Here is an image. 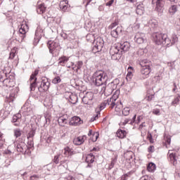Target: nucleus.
Returning <instances> with one entry per match:
<instances>
[{
    "mask_svg": "<svg viewBox=\"0 0 180 180\" xmlns=\"http://www.w3.org/2000/svg\"><path fill=\"white\" fill-rule=\"evenodd\" d=\"M148 139L150 143H153V136H151V134H150V135L148 136Z\"/></svg>",
    "mask_w": 180,
    "mask_h": 180,
    "instance_id": "nucleus-41",
    "label": "nucleus"
},
{
    "mask_svg": "<svg viewBox=\"0 0 180 180\" xmlns=\"http://www.w3.org/2000/svg\"><path fill=\"white\" fill-rule=\"evenodd\" d=\"M153 113L154 115H158L160 113V110H154Z\"/></svg>",
    "mask_w": 180,
    "mask_h": 180,
    "instance_id": "nucleus-42",
    "label": "nucleus"
},
{
    "mask_svg": "<svg viewBox=\"0 0 180 180\" xmlns=\"http://www.w3.org/2000/svg\"><path fill=\"white\" fill-rule=\"evenodd\" d=\"M53 84H60L61 82V78L56 77L52 80Z\"/></svg>",
    "mask_w": 180,
    "mask_h": 180,
    "instance_id": "nucleus-31",
    "label": "nucleus"
},
{
    "mask_svg": "<svg viewBox=\"0 0 180 180\" xmlns=\"http://www.w3.org/2000/svg\"><path fill=\"white\" fill-rule=\"evenodd\" d=\"M122 102H120V104L117 105L115 107V112H117L119 113V112L122 110Z\"/></svg>",
    "mask_w": 180,
    "mask_h": 180,
    "instance_id": "nucleus-33",
    "label": "nucleus"
},
{
    "mask_svg": "<svg viewBox=\"0 0 180 180\" xmlns=\"http://www.w3.org/2000/svg\"><path fill=\"white\" fill-rule=\"evenodd\" d=\"M37 13H39V15H41V13H44L46 11V7L44 4L39 5V8L37 10Z\"/></svg>",
    "mask_w": 180,
    "mask_h": 180,
    "instance_id": "nucleus-21",
    "label": "nucleus"
},
{
    "mask_svg": "<svg viewBox=\"0 0 180 180\" xmlns=\"http://www.w3.org/2000/svg\"><path fill=\"white\" fill-rule=\"evenodd\" d=\"M58 158H59L58 155L55 156L54 162H56V164H58Z\"/></svg>",
    "mask_w": 180,
    "mask_h": 180,
    "instance_id": "nucleus-40",
    "label": "nucleus"
},
{
    "mask_svg": "<svg viewBox=\"0 0 180 180\" xmlns=\"http://www.w3.org/2000/svg\"><path fill=\"white\" fill-rule=\"evenodd\" d=\"M136 13L138 15H143L144 13V7L141 5H139L136 8Z\"/></svg>",
    "mask_w": 180,
    "mask_h": 180,
    "instance_id": "nucleus-22",
    "label": "nucleus"
},
{
    "mask_svg": "<svg viewBox=\"0 0 180 180\" xmlns=\"http://www.w3.org/2000/svg\"><path fill=\"white\" fill-rule=\"evenodd\" d=\"M82 61L78 62V65H79V67L82 66Z\"/></svg>",
    "mask_w": 180,
    "mask_h": 180,
    "instance_id": "nucleus-48",
    "label": "nucleus"
},
{
    "mask_svg": "<svg viewBox=\"0 0 180 180\" xmlns=\"http://www.w3.org/2000/svg\"><path fill=\"white\" fill-rule=\"evenodd\" d=\"M178 12V6L176 5L171 6L169 8V15H175Z\"/></svg>",
    "mask_w": 180,
    "mask_h": 180,
    "instance_id": "nucleus-14",
    "label": "nucleus"
},
{
    "mask_svg": "<svg viewBox=\"0 0 180 180\" xmlns=\"http://www.w3.org/2000/svg\"><path fill=\"white\" fill-rule=\"evenodd\" d=\"M36 75H37V72H35V74L30 77V82H31L30 89H31V91H34V89L36 88V79H37L36 78Z\"/></svg>",
    "mask_w": 180,
    "mask_h": 180,
    "instance_id": "nucleus-9",
    "label": "nucleus"
},
{
    "mask_svg": "<svg viewBox=\"0 0 180 180\" xmlns=\"http://www.w3.org/2000/svg\"><path fill=\"white\" fill-rule=\"evenodd\" d=\"M81 123H82L81 118L77 116L72 117L69 122L70 126H78V124H81Z\"/></svg>",
    "mask_w": 180,
    "mask_h": 180,
    "instance_id": "nucleus-7",
    "label": "nucleus"
},
{
    "mask_svg": "<svg viewBox=\"0 0 180 180\" xmlns=\"http://www.w3.org/2000/svg\"><path fill=\"white\" fill-rule=\"evenodd\" d=\"M111 54H112V57L113 60H119V58H120V55H119L117 52H116L115 54H113V53H111Z\"/></svg>",
    "mask_w": 180,
    "mask_h": 180,
    "instance_id": "nucleus-36",
    "label": "nucleus"
},
{
    "mask_svg": "<svg viewBox=\"0 0 180 180\" xmlns=\"http://www.w3.org/2000/svg\"><path fill=\"white\" fill-rule=\"evenodd\" d=\"M68 61V58L63 56L59 59V64H64Z\"/></svg>",
    "mask_w": 180,
    "mask_h": 180,
    "instance_id": "nucleus-29",
    "label": "nucleus"
},
{
    "mask_svg": "<svg viewBox=\"0 0 180 180\" xmlns=\"http://www.w3.org/2000/svg\"><path fill=\"white\" fill-rule=\"evenodd\" d=\"M169 158L172 161H173V164H176V156L174 153L169 154Z\"/></svg>",
    "mask_w": 180,
    "mask_h": 180,
    "instance_id": "nucleus-27",
    "label": "nucleus"
},
{
    "mask_svg": "<svg viewBox=\"0 0 180 180\" xmlns=\"http://www.w3.org/2000/svg\"><path fill=\"white\" fill-rule=\"evenodd\" d=\"M64 151L65 155H72V154H74V151L72 149L70 148V147L65 148Z\"/></svg>",
    "mask_w": 180,
    "mask_h": 180,
    "instance_id": "nucleus-20",
    "label": "nucleus"
},
{
    "mask_svg": "<svg viewBox=\"0 0 180 180\" xmlns=\"http://www.w3.org/2000/svg\"><path fill=\"white\" fill-rule=\"evenodd\" d=\"M68 95H69V98H70V101L71 102V103L75 104L77 103V102H78V96H77V95L68 92L67 93Z\"/></svg>",
    "mask_w": 180,
    "mask_h": 180,
    "instance_id": "nucleus-11",
    "label": "nucleus"
},
{
    "mask_svg": "<svg viewBox=\"0 0 180 180\" xmlns=\"http://www.w3.org/2000/svg\"><path fill=\"white\" fill-rule=\"evenodd\" d=\"M41 85H44V83H43Z\"/></svg>",
    "mask_w": 180,
    "mask_h": 180,
    "instance_id": "nucleus-54",
    "label": "nucleus"
},
{
    "mask_svg": "<svg viewBox=\"0 0 180 180\" xmlns=\"http://www.w3.org/2000/svg\"><path fill=\"white\" fill-rule=\"evenodd\" d=\"M31 133H32V134H33V131H32Z\"/></svg>",
    "mask_w": 180,
    "mask_h": 180,
    "instance_id": "nucleus-56",
    "label": "nucleus"
},
{
    "mask_svg": "<svg viewBox=\"0 0 180 180\" xmlns=\"http://www.w3.org/2000/svg\"><path fill=\"white\" fill-rule=\"evenodd\" d=\"M98 139H99V133L94 132L91 140L93 141V142H95L96 140H98Z\"/></svg>",
    "mask_w": 180,
    "mask_h": 180,
    "instance_id": "nucleus-25",
    "label": "nucleus"
},
{
    "mask_svg": "<svg viewBox=\"0 0 180 180\" xmlns=\"http://www.w3.org/2000/svg\"><path fill=\"white\" fill-rule=\"evenodd\" d=\"M106 73L102 71H98L94 74V77L96 78L95 82L97 86H100L105 82V78H106Z\"/></svg>",
    "mask_w": 180,
    "mask_h": 180,
    "instance_id": "nucleus-1",
    "label": "nucleus"
},
{
    "mask_svg": "<svg viewBox=\"0 0 180 180\" xmlns=\"http://www.w3.org/2000/svg\"><path fill=\"white\" fill-rule=\"evenodd\" d=\"M17 51H18V48H16V47H14L13 49H11L9 58H11V60H13V58H15V56Z\"/></svg>",
    "mask_w": 180,
    "mask_h": 180,
    "instance_id": "nucleus-23",
    "label": "nucleus"
},
{
    "mask_svg": "<svg viewBox=\"0 0 180 180\" xmlns=\"http://www.w3.org/2000/svg\"><path fill=\"white\" fill-rule=\"evenodd\" d=\"M14 100H15V94H10V96L8 100V102H13Z\"/></svg>",
    "mask_w": 180,
    "mask_h": 180,
    "instance_id": "nucleus-37",
    "label": "nucleus"
},
{
    "mask_svg": "<svg viewBox=\"0 0 180 180\" xmlns=\"http://www.w3.org/2000/svg\"><path fill=\"white\" fill-rule=\"evenodd\" d=\"M25 27H26L27 32V30H29V27H27V24H25Z\"/></svg>",
    "mask_w": 180,
    "mask_h": 180,
    "instance_id": "nucleus-49",
    "label": "nucleus"
},
{
    "mask_svg": "<svg viewBox=\"0 0 180 180\" xmlns=\"http://www.w3.org/2000/svg\"><path fill=\"white\" fill-rule=\"evenodd\" d=\"M24 32H26V30H25V28H24Z\"/></svg>",
    "mask_w": 180,
    "mask_h": 180,
    "instance_id": "nucleus-52",
    "label": "nucleus"
},
{
    "mask_svg": "<svg viewBox=\"0 0 180 180\" xmlns=\"http://www.w3.org/2000/svg\"><path fill=\"white\" fill-rule=\"evenodd\" d=\"M111 36L112 37H115L116 39V37H117L118 34H117V30H113L111 31Z\"/></svg>",
    "mask_w": 180,
    "mask_h": 180,
    "instance_id": "nucleus-35",
    "label": "nucleus"
},
{
    "mask_svg": "<svg viewBox=\"0 0 180 180\" xmlns=\"http://www.w3.org/2000/svg\"><path fill=\"white\" fill-rule=\"evenodd\" d=\"M92 99H94V93L89 92L87 93L86 95L82 98V101L86 105H88V103H91V101H92Z\"/></svg>",
    "mask_w": 180,
    "mask_h": 180,
    "instance_id": "nucleus-8",
    "label": "nucleus"
},
{
    "mask_svg": "<svg viewBox=\"0 0 180 180\" xmlns=\"http://www.w3.org/2000/svg\"><path fill=\"white\" fill-rule=\"evenodd\" d=\"M153 41L155 42L158 46H161V44H164V35L162 34H154L153 35Z\"/></svg>",
    "mask_w": 180,
    "mask_h": 180,
    "instance_id": "nucleus-4",
    "label": "nucleus"
},
{
    "mask_svg": "<svg viewBox=\"0 0 180 180\" xmlns=\"http://www.w3.org/2000/svg\"><path fill=\"white\" fill-rule=\"evenodd\" d=\"M5 144V139H4V134H0V150L4 147Z\"/></svg>",
    "mask_w": 180,
    "mask_h": 180,
    "instance_id": "nucleus-26",
    "label": "nucleus"
},
{
    "mask_svg": "<svg viewBox=\"0 0 180 180\" xmlns=\"http://www.w3.org/2000/svg\"><path fill=\"white\" fill-rule=\"evenodd\" d=\"M94 160H95V157H94V155H92V154L88 155L86 158V161L89 164H92V162H94Z\"/></svg>",
    "mask_w": 180,
    "mask_h": 180,
    "instance_id": "nucleus-19",
    "label": "nucleus"
},
{
    "mask_svg": "<svg viewBox=\"0 0 180 180\" xmlns=\"http://www.w3.org/2000/svg\"><path fill=\"white\" fill-rule=\"evenodd\" d=\"M67 5H68V1L65 0V1H60V9H63V11H66Z\"/></svg>",
    "mask_w": 180,
    "mask_h": 180,
    "instance_id": "nucleus-18",
    "label": "nucleus"
},
{
    "mask_svg": "<svg viewBox=\"0 0 180 180\" xmlns=\"http://www.w3.org/2000/svg\"><path fill=\"white\" fill-rule=\"evenodd\" d=\"M167 143H171V139H167Z\"/></svg>",
    "mask_w": 180,
    "mask_h": 180,
    "instance_id": "nucleus-50",
    "label": "nucleus"
},
{
    "mask_svg": "<svg viewBox=\"0 0 180 180\" xmlns=\"http://www.w3.org/2000/svg\"><path fill=\"white\" fill-rule=\"evenodd\" d=\"M134 73V69L131 67L128 68V73L126 77L127 81H131V78H133V74Z\"/></svg>",
    "mask_w": 180,
    "mask_h": 180,
    "instance_id": "nucleus-12",
    "label": "nucleus"
},
{
    "mask_svg": "<svg viewBox=\"0 0 180 180\" xmlns=\"http://www.w3.org/2000/svg\"><path fill=\"white\" fill-rule=\"evenodd\" d=\"M19 33H20L21 34H23V28H22V25L20 29L19 30Z\"/></svg>",
    "mask_w": 180,
    "mask_h": 180,
    "instance_id": "nucleus-44",
    "label": "nucleus"
},
{
    "mask_svg": "<svg viewBox=\"0 0 180 180\" xmlns=\"http://www.w3.org/2000/svg\"><path fill=\"white\" fill-rule=\"evenodd\" d=\"M148 171L149 172H153V171H155V164L150 162L148 165Z\"/></svg>",
    "mask_w": 180,
    "mask_h": 180,
    "instance_id": "nucleus-24",
    "label": "nucleus"
},
{
    "mask_svg": "<svg viewBox=\"0 0 180 180\" xmlns=\"http://www.w3.org/2000/svg\"><path fill=\"white\" fill-rule=\"evenodd\" d=\"M20 122H22V115L18 113L13 115L12 122L14 123V126H20Z\"/></svg>",
    "mask_w": 180,
    "mask_h": 180,
    "instance_id": "nucleus-5",
    "label": "nucleus"
},
{
    "mask_svg": "<svg viewBox=\"0 0 180 180\" xmlns=\"http://www.w3.org/2000/svg\"><path fill=\"white\" fill-rule=\"evenodd\" d=\"M129 113H130V108L126 107L122 110V115H124V116H127Z\"/></svg>",
    "mask_w": 180,
    "mask_h": 180,
    "instance_id": "nucleus-28",
    "label": "nucleus"
},
{
    "mask_svg": "<svg viewBox=\"0 0 180 180\" xmlns=\"http://www.w3.org/2000/svg\"><path fill=\"white\" fill-rule=\"evenodd\" d=\"M113 2H115V0H111L108 1V3H106V6H112V4H113Z\"/></svg>",
    "mask_w": 180,
    "mask_h": 180,
    "instance_id": "nucleus-39",
    "label": "nucleus"
},
{
    "mask_svg": "<svg viewBox=\"0 0 180 180\" xmlns=\"http://www.w3.org/2000/svg\"><path fill=\"white\" fill-rule=\"evenodd\" d=\"M96 47L97 50H102V47H103V39L98 38L96 40Z\"/></svg>",
    "mask_w": 180,
    "mask_h": 180,
    "instance_id": "nucleus-13",
    "label": "nucleus"
},
{
    "mask_svg": "<svg viewBox=\"0 0 180 180\" xmlns=\"http://www.w3.org/2000/svg\"><path fill=\"white\" fill-rule=\"evenodd\" d=\"M127 134V133L122 129H118L117 131V137H119V139H124Z\"/></svg>",
    "mask_w": 180,
    "mask_h": 180,
    "instance_id": "nucleus-17",
    "label": "nucleus"
},
{
    "mask_svg": "<svg viewBox=\"0 0 180 180\" xmlns=\"http://www.w3.org/2000/svg\"><path fill=\"white\" fill-rule=\"evenodd\" d=\"M121 49L124 51H129V50H130V43L128 41L124 42L122 44H121Z\"/></svg>",
    "mask_w": 180,
    "mask_h": 180,
    "instance_id": "nucleus-16",
    "label": "nucleus"
},
{
    "mask_svg": "<svg viewBox=\"0 0 180 180\" xmlns=\"http://www.w3.org/2000/svg\"><path fill=\"white\" fill-rule=\"evenodd\" d=\"M17 151L22 153L23 151V145L21 143H18L17 145Z\"/></svg>",
    "mask_w": 180,
    "mask_h": 180,
    "instance_id": "nucleus-32",
    "label": "nucleus"
},
{
    "mask_svg": "<svg viewBox=\"0 0 180 180\" xmlns=\"http://www.w3.org/2000/svg\"><path fill=\"white\" fill-rule=\"evenodd\" d=\"M92 134H94V133L92 132V130H89L88 136H92Z\"/></svg>",
    "mask_w": 180,
    "mask_h": 180,
    "instance_id": "nucleus-46",
    "label": "nucleus"
},
{
    "mask_svg": "<svg viewBox=\"0 0 180 180\" xmlns=\"http://www.w3.org/2000/svg\"><path fill=\"white\" fill-rule=\"evenodd\" d=\"M136 43H138V44H143V43H144V38H143V37L137 38Z\"/></svg>",
    "mask_w": 180,
    "mask_h": 180,
    "instance_id": "nucleus-34",
    "label": "nucleus"
},
{
    "mask_svg": "<svg viewBox=\"0 0 180 180\" xmlns=\"http://www.w3.org/2000/svg\"><path fill=\"white\" fill-rule=\"evenodd\" d=\"M164 4H165V0H158L156 2V11L158 12H162V8H164Z\"/></svg>",
    "mask_w": 180,
    "mask_h": 180,
    "instance_id": "nucleus-10",
    "label": "nucleus"
},
{
    "mask_svg": "<svg viewBox=\"0 0 180 180\" xmlns=\"http://www.w3.org/2000/svg\"><path fill=\"white\" fill-rule=\"evenodd\" d=\"M49 49L51 50V46L49 47Z\"/></svg>",
    "mask_w": 180,
    "mask_h": 180,
    "instance_id": "nucleus-53",
    "label": "nucleus"
},
{
    "mask_svg": "<svg viewBox=\"0 0 180 180\" xmlns=\"http://www.w3.org/2000/svg\"><path fill=\"white\" fill-rule=\"evenodd\" d=\"M12 152L11 150H6L5 154H11Z\"/></svg>",
    "mask_w": 180,
    "mask_h": 180,
    "instance_id": "nucleus-47",
    "label": "nucleus"
},
{
    "mask_svg": "<svg viewBox=\"0 0 180 180\" xmlns=\"http://www.w3.org/2000/svg\"><path fill=\"white\" fill-rule=\"evenodd\" d=\"M58 122L60 126L64 127L67 124V117H65V116H62L58 118Z\"/></svg>",
    "mask_w": 180,
    "mask_h": 180,
    "instance_id": "nucleus-15",
    "label": "nucleus"
},
{
    "mask_svg": "<svg viewBox=\"0 0 180 180\" xmlns=\"http://www.w3.org/2000/svg\"><path fill=\"white\" fill-rule=\"evenodd\" d=\"M0 4H1V0H0Z\"/></svg>",
    "mask_w": 180,
    "mask_h": 180,
    "instance_id": "nucleus-57",
    "label": "nucleus"
},
{
    "mask_svg": "<svg viewBox=\"0 0 180 180\" xmlns=\"http://www.w3.org/2000/svg\"><path fill=\"white\" fill-rule=\"evenodd\" d=\"M140 180H153V178H151L148 176H143L141 178Z\"/></svg>",
    "mask_w": 180,
    "mask_h": 180,
    "instance_id": "nucleus-38",
    "label": "nucleus"
},
{
    "mask_svg": "<svg viewBox=\"0 0 180 180\" xmlns=\"http://www.w3.org/2000/svg\"><path fill=\"white\" fill-rule=\"evenodd\" d=\"M129 1L130 2H134V0H127Z\"/></svg>",
    "mask_w": 180,
    "mask_h": 180,
    "instance_id": "nucleus-51",
    "label": "nucleus"
},
{
    "mask_svg": "<svg viewBox=\"0 0 180 180\" xmlns=\"http://www.w3.org/2000/svg\"><path fill=\"white\" fill-rule=\"evenodd\" d=\"M119 95H120V90H116L112 98L108 100L107 104L110 105V108H113L116 105L115 102L119 98Z\"/></svg>",
    "mask_w": 180,
    "mask_h": 180,
    "instance_id": "nucleus-2",
    "label": "nucleus"
},
{
    "mask_svg": "<svg viewBox=\"0 0 180 180\" xmlns=\"http://www.w3.org/2000/svg\"><path fill=\"white\" fill-rule=\"evenodd\" d=\"M86 139V136H77L74 139L73 143L75 146H81V144H84Z\"/></svg>",
    "mask_w": 180,
    "mask_h": 180,
    "instance_id": "nucleus-6",
    "label": "nucleus"
},
{
    "mask_svg": "<svg viewBox=\"0 0 180 180\" xmlns=\"http://www.w3.org/2000/svg\"><path fill=\"white\" fill-rule=\"evenodd\" d=\"M96 118H98V115H96L94 118H91V122H94L95 120H96Z\"/></svg>",
    "mask_w": 180,
    "mask_h": 180,
    "instance_id": "nucleus-45",
    "label": "nucleus"
},
{
    "mask_svg": "<svg viewBox=\"0 0 180 180\" xmlns=\"http://www.w3.org/2000/svg\"><path fill=\"white\" fill-rule=\"evenodd\" d=\"M14 135L16 137H20V136H22V132H20V129H16L14 130Z\"/></svg>",
    "mask_w": 180,
    "mask_h": 180,
    "instance_id": "nucleus-30",
    "label": "nucleus"
},
{
    "mask_svg": "<svg viewBox=\"0 0 180 180\" xmlns=\"http://www.w3.org/2000/svg\"><path fill=\"white\" fill-rule=\"evenodd\" d=\"M153 150H154V146H150L148 148L149 153H153Z\"/></svg>",
    "mask_w": 180,
    "mask_h": 180,
    "instance_id": "nucleus-43",
    "label": "nucleus"
},
{
    "mask_svg": "<svg viewBox=\"0 0 180 180\" xmlns=\"http://www.w3.org/2000/svg\"><path fill=\"white\" fill-rule=\"evenodd\" d=\"M134 119H136V115L134 116Z\"/></svg>",
    "mask_w": 180,
    "mask_h": 180,
    "instance_id": "nucleus-55",
    "label": "nucleus"
},
{
    "mask_svg": "<svg viewBox=\"0 0 180 180\" xmlns=\"http://www.w3.org/2000/svg\"><path fill=\"white\" fill-rule=\"evenodd\" d=\"M140 65L142 68L141 72L144 75H148L151 72L150 68V63L147 60H143L140 63Z\"/></svg>",
    "mask_w": 180,
    "mask_h": 180,
    "instance_id": "nucleus-3",
    "label": "nucleus"
}]
</instances>
